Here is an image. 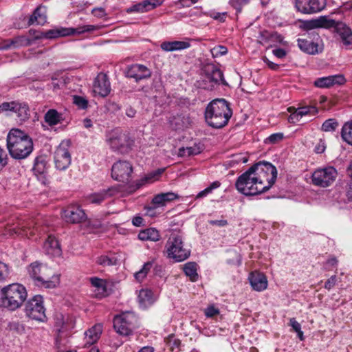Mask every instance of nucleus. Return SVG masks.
<instances>
[{
  "label": "nucleus",
  "instance_id": "obj_30",
  "mask_svg": "<svg viewBox=\"0 0 352 352\" xmlns=\"http://www.w3.org/2000/svg\"><path fill=\"white\" fill-rule=\"evenodd\" d=\"M178 195L172 192L160 193L155 195L152 199V204L156 207L165 206L166 203L178 199Z\"/></svg>",
  "mask_w": 352,
  "mask_h": 352
},
{
  "label": "nucleus",
  "instance_id": "obj_8",
  "mask_svg": "<svg viewBox=\"0 0 352 352\" xmlns=\"http://www.w3.org/2000/svg\"><path fill=\"white\" fill-rule=\"evenodd\" d=\"M96 30V26L92 25H86L83 26H79L76 28H56L54 29L49 30L46 32H39L35 36V38H48L53 39L59 37L67 36L73 34H80L87 32H91Z\"/></svg>",
  "mask_w": 352,
  "mask_h": 352
},
{
  "label": "nucleus",
  "instance_id": "obj_28",
  "mask_svg": "<svg viewBox=\"0 0 352 352\" xmlns=\"http://www.w3.org/2000/svg\"><path fill=\"white\" fill-rule=\"evenodd\" d=\"M336 32L344 45L352 44V30L345 23L340 22L336 26Z\"/></svg>",
  "mask_w": 352,
  "mask_h": 352
},
{
  "label": "nucleus",
  "instance_id": "obj_6",
  "mask_svg": "<svg viewBox=\"0 0 352 352\" xmlns=\"http://www.w3.org/2000/svg\"><path fill=\"white\" fill-rule=\"evenodd\" d=\"M110 148L121 154L129 153L134 144L128 133L116 129L108 133L106 140Z\"/></svg>",
  "mask_w": 352,
  "mask_h": 352
},
{
  "label": "nucleus",
  "instance_id": "obj_42",
  "mask_svg": "<svg viewBox=\"0 0 352 352\" xmlns=\"http://www.w3.org/2000/svg\"><path fill=\"white\" fill-rule=\"evenodd\" d=\"M46 22V16L42 12L41 8H37L30 16L28 23L29 25L36 23L38 25H43Z\"/></svg>",
  "mask_w": 352,
  "mask_h": 352
},
{
  "label": "nucleus",
  "instance_id": "obj_5",
  "mask_svg": "<svg viewBox=\"0 0 352 352\" xmlns=\"http://www.w3.org/2000/svg\"><path fill=\"white\" fill-rule=\"evenodd\" d=\"M28 272L34 284L38 287L52 289L59 284L58 276L52 275L50 269L40 262L32 263L28 267Z\"/></svg>",
  "mask_w": 352,
  "mask_h": 352
},
{
  "label": "nucleus",
  "instance_id": "obj_36",
  "mask_svg": "<svg viewBox=\"0 0 352 352\" xmlns=\"http://www.w3.org/2000/svg\"><path fill=\"white\" fill-rule=\"evenodd\" d=\"M314 27L315 28H335L336 29V26L340 22H337L336 21L329 19L327 16H320L317 20L313 21Z\"/></svg>",
  "mask_w": 352,
  "mask_h": 352
},
{
  "label": "nucleus",
  "instance_id": "obj_47",
  "mask_svg": "<svg viewBox=\"0 0 352 352\" xmlns=\"http://www.w3.org/2000/svg\"><path fill=\"white\" fill-rule=\"evenodd\" d=\"M46 162L43 157L39 156L35 158L33 169L38 174H43L45 170Z\"/></svg>",
  "mask_w": 352,
  "mask_h": 352
},
{
  "label": "nucleus",
  "instance_id": "obj_12",
  "mask_svg": "<svg viewBox=\"0 0 352 352\" xmlns=\"http://www.w3.org/2000/svg\"><path fill=\"white\" fill-rule=\"evenodd\" d=\"M37 230L38 228H32L30 223L23 221L12 225H6L2 230V234L8 237L20 236L30 238L35 234V232Z\"/></svg>",
  "mask_w": 352,
  "mask_h": 352
},
{
  "label": "nucleus",
  "instance_id": "obj_48",
  "mask_svg": "<svg viewBox=\"0 0 352 352\" xmlns=\"http://www.w3.org/2000/svg\"><path fill=\"white\" fill-rule=\"evenodd\" d=\"M152 265L153 263L151 261L145 263L142 266V268L135 274V278L138 280L141 281L143 278L146 277L147 273L152 267Z\"/></svg>",
  "mask_w": 352,
  "mask_h": 352
},
{
  "label": "nucleus",
  "instance_id": "obj_25",
  "mask_svg": "<svg viewBox=\"0 0 352 352\" xmlns=\"http://www.w3.org/2000/svg\"><path fill=\"white\" fill-rule=\"evenodd\" d=\"M116 192V189L113 188H109L107 190L91 194L87 197V199L89 203L94 204H100L107 198L114 195Z\"/></svg>",
  "mask_w": 352,
  "mask_h": 352
},
{
  "label": "nucleus",
  "instance_id": "obj_16",
  "mask_svg": "<svg viewBox=\"0 0 352 352\" xmlns=\"http://www.w3.org/2000/svg\"><path fill=\"white\" fill-rule=\"evenodd\" d=\"M126 76L129 78H133L135 82L148 79L151 76V70L141 64H133L128 67L126 71Z\"/></svg>",
  "mask_w": 352,
  "mask_h": 352
},
{
  "label": "nucleus",
  "instance_id": "obj_14",
  "mask_svg": "<svg viewBox=\"0 0 352 352\" xmlns=\"http://www.w3.org/2000/svg\"><path fill=\"white\" fill-rule=\"evenodd\" d=\"M133 172L132 164L128 161H118L111 168V176L115 180L127 183Z\"/></svg>",
  "mask_w": 352,
  "mask_h": 352
},
{
  "label": "nucleus",
  "instance_id": "obj_32",
  "mask_svg": "<svg viewBox=\"0 0 352 352\" xmlns=\"http://www.w3.org/2000/svg\"><path fill=\"white\" fill-rule=\"evenodd\" d=\"M138 302L140 307L143 308L151 306L155 302L152 291L148 289H142L139 292Z\"/></svg>",
  "mask_w": 352,
  "mask_h": 352
},
{
  "label": "nucleus",
  "instance_id": "obj_39",
  "mask_svg": "<svg viewBox=\"0 0 352 352\" xmlns=\"http://www.w3.org/2000/svg\"><path fill=\"white\" fill-rule=\"evenodd\" d=\"M341 137L344 142L352 146V120L346 122L341 130Z\"/></svg>",
  "mask_w": 352,
  "mask_h": 352
},
{
  "label": "nucleus",
  "instance_id": "obj_50",
  "mask_svg": "<svg viewBox=\"0 0 352 352\" xmlns=\"http://www.w3.org/2000/svg\"><path fill=\"white\" fill-rule=\"evenodd\" d=\"M220 185L221 183L219 181H215L212 182L208 187L199 192L196 195L195 199H201L207 196L208 194L211 193L214 189L219 188Z\"/></svg>",
  "mask_w": 352,
  "mask_h": 352
},
{
  "label": "nucleus",
  "instance_id": "obj_19",
  "mask_svg": "<svg viewBox=\"0 0 352 352\" xmlns=\"http://www.w3.org/2000/svg\"><path fill=\"white\" fill-rule=\"evenodd\" d=\"M93 91L95 94L102 97L109 95L111 91V87L107 74L100 73L97 75L94 82Z\"/></svg>",
  "mask_w": 352,
  "mask_h": 352
},
{
  "label": "nucleus",
  "instance_id": "obj_49",
  "mask_svg": "<svg viewBox=\"0 0 352 352\" xmlns=\"http://www.w3.org/2000/svg\"><path fill=\"white\" fill-rule=\"evenodd\" d=\"M152 265L153 263L151 261L145 263L142 266V268L135 274V278L138 280L141 281L143 278L146 277L147 273L152 267Z\"/></svg>",
  "mask_w": 352,
  "mask_h": 352
},
{
  "label": "nucleus",
  "instance_id": "obj_64",
  "mask_svg": "<svg viewBox=\"0 0 352 352\" xmlns=\"http://www.w3.org/2000/svg\"><path fill=\"white\" fill-rule=\"evenodd\" d=\"M263 60H264V62L267 65V66H268L270 69H273V70H276V69H278V67H279V65H278V64L274 63H273V62L270 61V60L268 58H267L266 57H265V58H263Z\"/></svg>",
  "mask_w": 352,
  "mask_h": 352
},
{
  "label": "nucleus",
  "instance_id": "obj_21",
  "mask_svg": "<svg viewBox=\"0 0 352 352\" xmlns=\"http://www.w3.org/2000/svg\"><path fill=\"white\" fill-rule=\"evenodd\" d=\"M346 80L342 75H334L316 79L314 85L320 88H329L335 85H343Z\"/></svg>",
  "mask_w": 352,
  "mask_h": 352
},
{
  "label": "nucleus",
  "instance_id": "obj_20",
  "mask_svg": "<svg viewBox=\"0 0 352 352\" xmlns=\"http://www.w3.org/2000/svg\"><path fill=\"white\" fill-rule=\"evenodd\" d=\"M113 327L122 336H128L132 331V324L129 315L116 316L113 319Z\"/></svg>",
  "mask_w": 352,
  "mask_h": 352
},
{
  "label": "nucleus",
  "instance_id": "obj_60",
  "mask_svg": "<svg viewBox=\"0 0 352 352\" xmlns=\"http://www.w3.org/2000/svg\"><path fill=\"white\" fill-rule=\"evenodd\" d=\"M92 14L99 18H102L106 15L105 10L103 8H96L92 10Z\"/></svg>",
  "mask_w": 352,
  "mask_h": 352
},
{
  "label": "nucleus",
  "instance_id": "obj_41",
  "mask_svg": "<svg viewBox=\"0 0 352 352\" xmlns=\"http://www.w3.org/2000/svg\"><path fill=\"white\" fill-rule=\"evenodd\" d=\"M185 274L188 276L191 281L195 282L198 279L197 264L195 262H188L184 265Z\"/></svg>",
  "mask_w": 352,
  "mask_h": 352
},
{
  "label": "nucleus",
  "instance_id": "obj_54",
  "mask_svg": "<svg viewBox=\"0 0 352 352\" xmlns=\"http://www.w3.org/2000/svg\"><path fill=\"white\" fill-rule=\"evenodd\" d=\"M16 104V102L2 103L0 105V113L8 111H14V109H15Z\"/></svg>",
  "mask_w": 352,
  "mask_h": 352
},
{
  "label": "nucleus",
  "instance_id": "obj_56",
  "mask_svg": "<svg viewBox=\"0 0 352 352\" xmlns=\"http://www.w3.org/2000/svg\"><path fill=\"white\" fill-rule=\"evenodd\" d=\"M248 3V0H230V5L238 12L241 10L243 5L247 4Z\"/></svg>",
  "mask_w": 352,
  "mask_h": 352
},
{
  "label": "nucleus",
  "instance_id": "obj_1",
  "mask_svg": "<svg viewBox=\"0 0 352 352\" xmlns=\"http://www.w3.org/2000/svg\"><path fill=\"white\" fill-rule=\"evenodd\" d=\"M7 147L12 157L23 160L28 157L33 151L32 138L24 131L12 129L7 136Z\"/></svg>",
  "mask_w": 352,
  "mask_h": 352
},
{
  "label": "nucleus",
  "instance_id": "obj_45",
  "mask_svg": "<svg viewBox=\"0 0 352 352\" xmlns=\"http://www.w3.org/2000/svg\"><path fill=\"white\" fill-rule=\"evenodd\" d=\"M96 263L103 267L115 265L117 263V258L115 256L109 255H101L96 259Z\"/></svg>",
  "mask_w": 352,
  "mask_h": 352
},
{
  "label": "nucleus",
  "instance_id": "obj_51",
  "mask_svg": "<svg viewBox=\"0 0 352 352\" xmlns=\"http://www.w3.org/2000/svg\"><path fill=\"white\" fill-rule=\"evenodd\" d=\"M210 52L212 57L216 58L226 54L228 49L223 45H218L211 49Z\"/></svg>",
  "mask_w": 352,
  "mask_h": 352
},
{
  "label": "nucleus",
  "instance_id": "obj_53",
  "mask_svg": "<svg viewBox=\"0 0 352 352\" xmlns=\"http://www.w3.org/2000/svg\"><path fill=\"white\" fill-rule=\"evenodd\" d=\"M283 134L282 133H274L270 135L265 142L270 143V144H276L277 142H279L283 139Z\"/></svg>",
  "mask_w": 352,
  "mask_h": 352
},
{
  "label": "nucleus",
  "instance_id": "obj_58",
  "mask_svg": "<svg viewBox=\"0 0 352 352\" xmlns=\"http://www.w3.org/2000/svg\"><path fill=\"white\" fill-rule=\"evenodd\" d=\"M336 281H337V277L336 276L333 275V276H331L326 282H325V284H324V288L328 289V290H330L331 288H333L336 284Z\"/></svg>",
  "mask_w": 352,
  "mask_h": 352
},
{
  "label": "nucleus",
  "instance_id": "obj_52",
  "mask_svg": "<svg viewBox=\"0 0 352 352\" xmlns=\"http://www.w3.org/2000/svg\"><path fill=\"white\" fill-rule=\"evenodd\" d=\"M73 103L75 104L78 108L82 109H87L88 106L87 100L80 96H73Z\"/></svg>",
  "mask_w": 352,
  "mask_h": 352
},
{
  "label": "nucleus",
  "instance_id": "obj_13",
  "mask_svg": "<svg viewBox=\"0 0 352 352\" xmlns=\"http://www.w3.org/2000/svg\"><path fill=\"white\" fill-rule=\"evenodd\" d=\"M254 168V172L257 177L264 178V182H267L270 188L275 183L277 177V170L276 167L267 162H259L251 166Z\"/></svg>",
  "mask_w": 352,
  "mask_h": 352
},
{
  "label": "nucleus",
  "instance_id": "obj_22",
  "mask_svg": "<svg viewBox=\"0 0 352 352\" xmlns=\"http://www.w3.org/2000/svg\"><path fill=\"white\" fill-rule=\"evenodd\" d=\"M283 36L276 32L263 30L260 32L258 42L261 44H268L270 47L283 41Z\"/></svg>",
  "mask_w": 352,
  "mask_h": 352
},
{
  "label": "nucleus",
  "instance_id": "obj_29",
  "mask_svg": "<svg viewBox=\"0 0 352 352\" xmlns=\"http://www.w3.org/2000/svg\"><path fill=\"white\" fill-rule=\"evenodd\" d=\"M317 112V108L314 106L299 107L296 109L294 113L290 115L288 120L289 122L294 123L296 120H298V117L302 118V116L308 114L315 115Z\"/></svg>",
  "mask_w": 352,
  "mask_h": 352
},
{
  "label": "nucleus",
  "instance_id": "obj_44",
  "mask_svg": "<svg viewBox=\"0 0 352 352\" xmlns=\"http://www.w3.org/2000/svg\"><path fill=\"white\" fill-rule=\"evenodd\" d=\"M201 153L200 147L197 146L190 147H182L179 149L178 155L181 157H188L191 155H195Z\"/></svg>",
  "mask_w": 352,
  "mask_h": 352
},
{
  "label": "nucleus",
  "instance_id": "obj_23",
  "mask_svg": "<svg viewBox=\"0 0 352 352\" xmlns=\"http://www.w3.org/2000/svg\"><path fill=\"white\" fill-rule=\"evenodd\" d=\"M163 3V0H145L142 2L133 5L127 9V12H145L153 10L160 6Z\"/></svg>",
  "mask_w": 352,
  "mask_h": 352
},
{
  "label": "nucleus",
  "instance_id": "obj_31",
  "mask_svg": "<svg viewBox=\"0 0 352 352\" xmlns=\"http://www.w3.org/2000/svg\"><path fill=\"white\" fill-rule=\"evenodd\" d=\"M190 46V44L186 41H164L161 43L160 47L166 52H173L176 50H182L187 49Z\"/></svg>",
  "mask_w": 352,
  "mask_h": 352
},
{
  "label": "nucleus",
  "instance_id": "obj_27",
  "mask_svg": "<svg viewBox=\"0 0 352 352\" xmlns=\"http://www.w3.org/2000/svg\"><path fill=\"white\" fill-rule=\"evenodd\" d=\"M102 331V326L100 324H97L91 328L85 331V344L92 345L96 343L100 338Z\"/></svg>",
  "mask_w": 352,
  "mask_h": 352
},
{
  "label": "nucleus",
  "instance_id": "obj_34",
  "mask_svg": "<svg viewBox=\"0 0 352 352\" xmlns=\"http://www.w3.org/2000/svg\"><path fill=\"white\" fill-rule=\"evenodd\" d=\"M164 171V168H159L151 173H149L145 177L138 181L136 184L137 188H140L146 183H152L156 180H158Z\"/></svg>",
  "mask_w": 352,
  "mask_h": 352
},
{
  "label": "nucleus",
  "instance_id": "obj_9",
  "mask_svg": "<svg viewBox=\"0 0 352 352\" xmlns=\"http://www.w3.org/2000/svg\"><path fill=\"white\" fill-rule=\"evenodd\" d=\"M203 79L199 82V87L203 89L212 90L215 85L220 83L226 85V81L223 78L222 71L213 64L204 66Z\"/></svg>",
  "mask_w": 352,
  "mask_h": 352
},
{
  "label": "nucleus",
  "instance_id": "obj_62",
  "mask_svg": "<svg viewBox=\"0 0 352 352\" xmlns=\"http://www.w3.org/2000/svg\"><path fill=\"white\" fill-rule=\"evenodd\" d=\"M272 52L274 56L279 58H283L286 56V51L281 48L275 49Z\"/></svg>",
  "mask_w": 352,
  "mask_h": 352
},
{
  "label": "nucleus",
  "instance_id": "obj_59",
  "mask_svg": "<svg viewBox=\"0 0 352 352\" xmlns=\"http://www.w3.org/2000/svg\"><path fill=\"white\" fill-rule=\"evenodd\" d=\"M7 164L6 155L3 150L0 147V170Z\"/></svg>",
  "mask_w": 352,
  "mask_h": 352
},
{
  "label": "nucleus",
  "instance_id": "obj_11",
  "mask_svg": "<svg viewBox=\"0 0 352 352\" xmlns=\"http://www.w3.org/2000/svg\"><path fill=\"white\" fill-rule=\"evenodd\" d=\"M24 311L26 316L33 320L43 322L46 319L43 297L40 295L30 299L25 303Z\"/></svg>",
  "mask_w": 352,
  "mask_h": 352
},
{
  "label": "nucleus",
  "instance_id": "obj_40",
  "mask_svg": "<svg viewBox=\"0 0 352 352\" xmlns=\"http://www.w3.org/2000/svg\"><path fill=\"white\" fill-rule=\"evenodd\" d=\"M62 120V115L55 109H50L45 114V121L50 126H54Z\"/></svg>",
  "mask_w": 352,
  "mask_h": 352
},
{
  "label": "nucleus",
  "instance_id": "obj_4",
  "mask_svg": "<svg viewBox=\"0 0 352 352\" xmlns=\"http://www.w3.org/2000/svg\"><path fill=\"white\" fill-rule=\"evenodd\" d=\"M27 297V290L23 285H8L0 289V307L15 311L22 306Z\"/></svg>",
  "mask_w": 352,
  "mask_h": 352
},
{
  "label": "nucleus",
  "instance_id": "obj_3",
  "mask_svg": "<svg viewBox=\"0 0 352 352\" xmlns=\"http://www.w3.org/2000/svg\"><path fill=\"white\" fill-rule=\"evenodd\" d=\"M235 186L239 192L246 196L259 195L270 188V186L265 185L264 178L256 175L252 167L237 178Z\"/></svg>",
  "mask_w": 352,
  "mask_h": 352
},
{
  "label": "nucleus",
  "instance_id": "obj_46",
  "mask_svg": "<svg viewBox=\"0 0 352 352\" xmlns=\"http://www.w3.org/2000/svg\"><path fill=\"white\" fill-rule=\"evenodd\" d=\"M338 126V122L336 119L331 118L325 120L322 124L321 129L324 132L335 131Z\"/></svg>",
  "mask_w": 352,
  "mask_h": 352
},
{
  "label": "nucleus",
  "instance_id": "obj_15",
  "mask_svg": "<svg viewBox=\"0 0 352 352\" xmlns=\"http://www.w3.org/2000/svg\"><path fill=\"white\" fill-rule=\"evenodd\" d=\"M326 6V0H296V7L304 14H312L322 10Z\"/></svg>",
  "mask_w": 352,
  "mask_h": 352
},
{
  "label": "nucleus",
  "instance_id": "obj_2",
  "mask_svg": "<svg viewBox=\"0 0 352 352\" xmlns=\"http://www.w3.org/2000/svg\"><path fill=\"white\" fill-rule=\"evenodd\" d=\"M232 115L229 103L223 98L212 100L206 107L205 120L208 124L214 129L225 126Z\"/></svg>",
  "mask_w": 352,
  "mask_h": 352
},
{
  "label": "nucleus",
  "instance_id": "obj_55",
  "mask_svg": "<svg viewBox=\"0 0 352 352\" xmlns=\"http://www.w3.org/2000/svg\"><path fill=\"white\" fill-rule=\"evenodd\" d=\"M9 275L8 267L6 264L0 262V281L5 280Z\"/></svg>",
  "mask_w": 352,
  "mask_h": 352
},
{
  "label": "nucleus",
  "instance_id": "obj_33",
  "mask_svg": "<svg viewBox=\"0 0 352 352\" xmlns=\"http://www.w3.org/2000/svg\"><path fill=\"white\" fill-rule=\"evenodd\" d=\"M160 238V235L158 230L153 228L142 230L138 234V239L141 241H157Z\"/></svg>",
  "mask_w": 352,
  "mask_h": 352
},
{
  "label": "nucleus",
  "instance_id": "obj_17",
  "mask_svg": "<svg viewBox=\"0 0 352 352\" xmlns=\"http://www.w3.org/2000/svg\"><path fill=\"white\" fill-rule=\"evenodd\" d=\"M64 219L71 223H79L86 220L84 210L78 206H69L63 211Z\"/></svg>",
  "mask_w": 352,
  "mask_h": 352
},
{
  "label": "nucleus",
  "instance_id": "obj_37",
  "mask_svg": "<svg viewBox=\"0 0 352 352\" xmlns=\"http://www.w3.org/2000/svg\"><path fill=\"white\" fill-rule=\"evenodd\" d=\"M24 37L19 36L12 39L0 41V50H8L10 47H18L23 45Z\"/></svg>",
  "mask_w": 352,
  "mask_h": 352
},
{
  "label": "nucleus",
  "instance_id": "obj_18",
  "mask_svg": "<svg viewBox=\"0 0 352 352\" xmlns=\"http://www.w3.org/2000/svg\"><path fill=\"white\" fill-rule=\"evenodd\" d=\"M54 163L56 168L65 170L71 164V155L68 150L60 144L54 153Z\"/></svg>",
  "mask_w": 352,
  "mask_h": 352
},
{
  "label": "nucleus",
  "instance_id": "obj_26",
  "mask_svg": "<svg viewBox=\"0 0 352 352\" xmlns=\"http://www.w3.org/2000/svg\"><path fill=\"white\" fill-rule=\"evenodd\" d=\"M43 248L48 254L52 256H56L61 254L60 244L54 236H48L44 243Z\"/></svg>",
  "mask_w": 352,
  "mask_h": 352
},
{
  "label": "nucleus",
  "instance_id": "obj_7",
  "mask_svg": "<svg viewBox=\"0 0 352 352\" xmlns=\"http://www.w3.org/2000/svg\"><path fill=\"white\" fill-rule=\"evenodd\" d=\"M167 257L176 262L187 259L190 254L188 249L184 247L182 236L177 233L170 234L166 243Z\"/></svg>",
  "mask_w": 352,
  "mask_h": 352
},
{
  "label": "nucleus",
  "instance_id": "obj_10",
  "mask_svg": "<svg viewBox=\"0 0 352 352\" xmlns=\"http://www.w3.org/2000/svg\"><path fill=\"white\" fill-rule=\"evenodd\" d=\"M338 172L333 166H327L316 169L312 174L311 181L314 185L326 188L336 180Z\"/></svg>",
  "mask_w": 352,
  "mask_h": 352
},
{
  "label": "nucleus",
  "instance_id": "obj_24",
  "mask_svg": "<svg viewBox=\"0 0 352 352\" xmlns=\"http://www.w3.org/2000/svg\"><path fill=\"white\" fill-rule=\"evenodd\" d=\"M249 280L251 286L256 291H263L267 287V280L263 274L256 272H252L250 274Z\"/></svg>",
  "mask_w": 352,
  "mask_h": 352
},
{
  "label": "nucleus",
  "instance_id": "obj_61",
  "mask_svg": "<svg viewBox=\"0 0 352 352\" xmlns=\"http://www.w3.org/2000/svg\"><path fill=\"white\" fill-rule=\"evenodd\" d=\"M210 225L217 226L219 227H223L228 225L227 220H210L208 221Z\"/></svg>",
  "mask_w": 352,
  "mask_h": 352
},
{
  "label": "nucleus",
  "instance_id": "obj_35",
  "mask_svg": "<svg viewBox=\"0 0 352 352\" xmlns=\"http://www.w3.org/2000/svg\"><path fill=\"white\" fill-rule=\"evenodd\" d=\"M298 45L301 50L308 54H314L318 52V45L312 41L298 38Z\"/></svg>",
  "mask_w": 352,
  "mask_h": 352
},
{
  "label": "nucleus",
  "instance_id": "obj_38",
  "mask_svg": "<svg viewBox=\"0 0 352 352\" xmlns=\"http://www.w3.org/2000/svg\"><path fill=\"white\" fill-rule=\"evenodd\" d=\"M16 113L19 120L22 122L28 120L30 117V110L27 104L16 102L14 111Z\"/></svg>",
  "mask_w": 352,
  "mask_h": 352
},
{
  "label": "nucleus",
  "instance_id": "obj_57",
  "mask_svg": "<svg viewBox=\"0 0 352 352\" xmlns=\"http://www.w3.org/2000/svg\"><path fill=\"white\" fill-rule=\"evenodd\" d=\"M205 315L208 318H212L216 315H218L219 314V309L214 307V306L211 305L205 309Z\"/></svg>",
  "mask_w": 352,
  "mask_h": 352
},
{
  "label": "nucleus",
  "instance_id": "obj_63",
  "mask_svg": "<svg viewBox=\"0 0 352 352\" xmlns=\"http://www.w3.org/2000/svg\"><path fill=\"white\" fill-rule=\"evenodd\" d=\"M290 325L296 332L300 331L301 329L300 324L294 318L290 319Z\"/></svg>",
  "mask_w": 352,
  "mask_h": 352
},
{
  "label": "nucleus",
  "instance_id": "obj_43",
  "mask_svg": "<svg viewBox=\"0 0 352 352\" xmlns=\"http://www.w3.org/2000/svg\"><path fill=\"white\" fill-rule=\"evenodd\" d=\"M90 283L96 287L98 292V294L104 296L107 292V287L105 281L97 277H93L90 278Z\"/></svg>",
  "mask_w": 352,
  "mask_h": 352
}]
</instances>
